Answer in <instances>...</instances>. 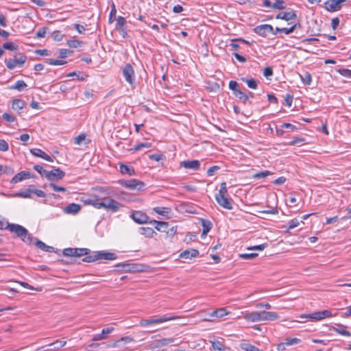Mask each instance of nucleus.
<instances>
[{"label": "nucleus", "mask_w": 351, "mask_h": 351, "mask_svg": "<svg viewBox=\"0 0 351 351\" xmlns=\"http://www.w3.org/2000/svg\"><path fill=\"white\" fill-rule=\"evenodd\" d=\"M178 317L176 316H168L167 315H164L159 318H152L149 319H142L140 321V326L142 327L147 326L148 325L154 324H161L165 322L171 321L177 319Z\"/></svg>", "instance_id": "20e7f679"}, {"label": "nucleus", "mask_w": 351, "mask_h": 351, "mask_svg": "<svg viewBox=\"0 0 351 351\" xmlns=\"http://www.w3.org/2000/svg\"><path fill=\"white\" fill-rule=\"evenodd\" d=\"M254 32L259 36L265 37L267 32H273V27L268 24L261 25L256 26L254 29Z\"/></svg>", "instance_id": "ddd939ff"}, {"label": "nucleus", "mask_w": 351, "mask_h": 351, "mask_svg": "<svg viewBox=\"0 0 351 351\" xmlns=\"http://www.w3.org/2000/svg\"><path fill=\"white\" fill-rule=\"evenodd\" d=\"M315 315H317V317L316 320L319 321L326 317H330L332 316V313L328 310H324L321 311L315 312Z\"/></svg>", "instance_id": "cd10ccee"}, {"label": "nucleus", "mask_w": 351, "mask_h": 351, "mask_svg": "<svg viewBox=\"0 0 351 351\" xmlns=\"http://www.w3.org/2000/svg\"><path fill=\"white\" fill-rule=\"evenodd\" d=\"M10 224L5 218L0 215V230H8Z\"/></svg>", "instance_id": "79ce46f5"}, {"label": "nucleus", "mask_w": 351, "mask_h": 351, "mask_svg": "<svg viewBox=\"0 0 351 351\" xmlns=\"http://www.w3.org/2000/svg\"><path fill=\"white\" fill-rule=\"evenodd\" d=\"M34 169L41 175V176H44L46 178V174H47L48 171L43 169V167L40 165H34Z\"/></svg>", "instance_id": "5fc2aeb1"}, {"label": "nucleus", "mask_w": 351, "mask_h": 351, "mask_svg": "<svg viewBox=\"0 0 351 351\" xmlns=\"http://www.w3.org/2000/svg\"><path fill=\"white\" fill-rule=\"evenodd\" d=\"M47 62L50 65L54 66L63 65L66 63V62L64 60H55L53 58L47 59Z\"/></svg>", "instance_id": "49530a36"}, {"label": "nucleus", "mask_w": 351, "mask_h": 351, "mask_svg": "<svg viewBox=\"0 0 351 351\" xmlns=\"http://www.w3.org/2000/svg\"><path fill=\"white\" fill-rule=\"evenodd\" d=\"M300 342V339L298 338H288L286 339L285 343L287 346H293Z\"/></svg>", "instance_id": "680f3d73"}, {"label": "nucleus", "mask_w": 351, "mask_h": 351, "mask_svg": "<svg viewBox=\"0 0 351 351\" xmlns=\"http://www.w3.org/2000/svg\"><path fill=\"white\" fill-rule=\"evenodd\" d=\"M302 82L306 85H310L312 82L311 75L309 73H305L304 75H300Z\"/></svg>", "instance_id": "de8ad7c7"}, {"label": "nucleus", "mask_w": 351, "mask_h": 351, "mask_svg": "<svg viewBox=\"0 0 351 351\" xmlns=\"http://www.w3.org/2000/svg\"><path fill=\"white\" fill-rule=\"evenodd\" d=\"M337 72L341 75L342 76L347 77V78H351V70L348 69H339L337 70Z\"/></svg>", "instance_id": "09e8293b"}, {"label": "nucleus", "mask_w": 351, "mask_h": 351, "mask_svg": "<svg viewBox=\"0 0 351 351\" xmlns=\"http://www.w3.org/2000/svg\"><path fill=\"white\" fill-rule=\"evenodd\" d=\"M32 244L35 245L38 248L45 251V252H56V250H55V248L51 246H49L46 245L43 241H40L39 239L34 237V241L32 243Z\"/></svg>", "instance_id": "dca6fc26"}, {"label": "nucleus", "mask_w": 351, "mask_h": 351, "mask_svg": "<svg viewBox=\"0 0 351 351\" xmlns=\"http://www.w3.org/2000/svg\"><path fill=\"white\" fill-rule=\"evenodd\" d=\"M120 184L123 186H125L130 190H141L144 186L145 184L136 179H132L130 180H121L119 182Z\"/></svg>", "instance_id": "423d86ee"}, {"label": "nucleus", "mask_w": 351, "mask_h": 351, "mask_svg": "<svg viewBox=\"0 0 351 351\" xmlns=\"http://www.w3.org/2000/svg\"><path fill=\"white\" fill-rule=\"evenodd\" d=\"M32 187L34 188V186L32 185L29 186V188L26 189L25 191L16 193L14 195H12V196L22 198H31V194L33 193V189H32Z\"/></svg>", "instance_id": "b1692460"}, {"label": "nucleus", "mask_w": 351, "mask_h": 351, "mask_svg": "<svg viewBox=\"0 0 351 351\" xmlns=\"http://www.w3.org/2000/svg\"><path fill=\"white\" fill-rule=\"evenodd\" d=\"M2 47L3 49L14 51L17 49L18 45H15L12 42H7L3 45Z\"/></svg>", "instance_id": "c03bdc74"}, {"label": "nucleus", "mask_w": 351, "mask_h": 351, "mask_svg": "<svg viewBox=\"0 0 351 351\" xmlns=\"http://www.w3.org/2000/svg\"><path fill=\"white\" fill-rule=\"evenodd\" d=\"M181 166L186 169H191L193 170L199 169L200 163L197 160H184L181 162Z\"/></svg>", "instance_id": "6ab92c4d"}, {"label": "nucleus", "mask_w": 351, "mask_h": 351, "mask_svg": "<svg viewBox=\"0 0 351 351\" xmlns=\"http://www.w3.org/2000/svg\"><path fill=\"white\" fill-rule=\"evenodd\" d=\"M199 255V251L195 249L186 250L180 254V257L185 259H191Z\"/></svg>", "instance_id": "412c9836"}, {"label": "nucleus", "mask_w": 351, "mask_h": 351, "mask_svg": "<svg viewBox=\"0 0 351 351\" xmlns=\"http://www.w3.org/2000/svg\"><path fill=\"white\" fill-rule=\"evenodd\" d=\"M297 17L295 12V11H291V12H280L278 13L276 19H282L286 21H289L291 20L295 19Z\"/></svg>", "instance_id": "f3484780"}, {"label": "nucleus", "mask_w": 351, "mask_h": 351, "mask_svg": "<svg viewBox=\"0 0 351 351\" xmlns=\"http://www.w3.org/2000/svg\"><path fill=\"white\" fill-rule=\"evenodd\" d=\"M29 178H30L29 172H28V171H21V172L17 173L16 175H15L12 178V179L11 180V182L14 183V184H16V183H17L19 182L22 181L24 179Z\"/></svg>", "instance_id": "5701e85b"}, {"label": "nucleus", "mask_w": 351, "mask_h": 351, "mask_svg": "<svg viewBox=\"0 0 351 351\" xmlns=\"http://www.w3.org/2000/svg\"><path fill=\"white\" fill-rule=\"evenodd\" d=\"M177 232V226H172L171 228H168L166 230L167 236L169 237H172L175 235Z\"/></svg>", "instance_id": "052dcab7"}, {"label": "nucleus", "mask_w": 351, "mask_h": 351, "mask_svg": "<svg viewBox=\"0 0 351 351\" xmlns=\"http://www.w3.org/2000/svg\"><path fill=\"white\" fill-rule=\"evenodd\" d=\"M99 202L97 204V209L104 208L107 210L115 213L119 210L121 204L110 197H100Z\"/></svg>", "instance_id": "7ed1b4c3"}, {"label": "nucleus", "mask_w": 351, "mask_h": 351, "mask_svg": "<svg viewBox=\"0 0 351 351\" xmlns=\"http://www.w3.org/2000/svg\"><path fill=\"white\" fill-rule=\"evenodd\" d=\"M25 87H27L26 83L23 80H18L15 84L10 86V89H16L19 91L23 90Z\"/></svg>", "instance_id": "7c9ffc66"}, {"label": "nucleus", "mask_w": 351, "mask_h": 351, "mask_svg": "<svg viewBox=\"0 0 351 351\" xmlns=\"http://www.w3.org/2000/svg\"><path fill=\"white\" fill-rule=\"evenodd\" d=\"M243 317L247 322H256L274 321L277 319L279 315L276 312L262 311L245 313L243 314Z\"/></svg>", "instance_id": "f257e3e1"}, {"label": "nucleus", "mask_w": 351, "mask_h": 351, "mask_svg": "<svg viewBox=\"0 0 351 351\" xmlns=\"http://www.w3.org/2000/svg\"><path fill=\"white\" fill-rule=\"evenodd\" d=\"M241 80L245 82L247 84V86L252 89H256L257 88V81L253 78H242Z\"/></svg>", "instance_id": "f704fd0d"}, {"label": "nucleus", "mask_w": 351, "mask_h": 351, "mask_svg": "<svg viewBox=\"0 0 351 351\" xmlns=\"http://www.w3.org/2000/svg\"><path fill=\"white\" fill-rule=\"evenodd\" d=\"M17 62H18V66H23L26 60H27V56L24 54H20L19 58H16Z\"/></svg>", "instance_id": "338daca9"}, {"label": "nucleus", "mask_w": 351, "mask_h": 351, "mask_svg": "<svg viewBox=\"0 0 351 351\" xmlns=\"http://www.w3.org/2000/svg\"><path fill=\"white\" fill-rule=\"evenodd\" d=\"M81 209V206L77 204H70L66 207H65L64 210L66 213L69 214H76Z\"/></svg>", "instance_id": "a878e982"}, {"label": "nucleus", "mask_w": 351, "mask_h": 351, "mask_svg": "<svg viewBox=\"0 0 351 351\" xmlns=\"http://www.w3.org/2000/svg\"><path fill=\"white\" fill-rule=\"evenodd\" d=\"M200 224L203 228L202 237H206L213 227L212 223L207 219H200Z\"/></svg>", "instance_id": "4be33fe9"}, {"label": "nucleus", "mask_w": 351, "mask_h": 351, "mask_svg": "<svg viewBox=\"0 0 351 351\" xmlns=\"http://www.w3.org/2000/svg\"><path fill=\"white\" fill-rule=\"evenodd\" d=\"M239 84L236 81L231 80L229 82V88L233 91L234 95L237 93V91H239L240 89L238 88Z\"/></svg>", "instance_id": "603ef678"}, {"label": "nucleus", "mask_w": 351, "mask_h": 351, "mask_svg": "<svg viewBox=\"0 0 351 351\" xmlns=\"http://www.w3.org/2000/svg\"><path fill=\"white\" fill-rule=\"evenodd\" d=\"M234 95H235V97L239 98L240 100H241L243 101V103H244V104H245L246 101L249 99L248 95H247L246 93H245L244 92H243L241 90L239 91H237V93Z\"/></svg>", "instance_id": "ea45409f"}, {"label": "nucleus", "mask_w": 351, "mask_h": 351, "mask_svg": "<svg viewBox=\"0 0 351 351\" xmlns=\"http://www.w3.org/2000/svg\"><path fill=\"white\" fill-rule=\"evenodd\" d=\"M227 194H228V189H227V186H226V183L225 182H223L221 183L219 193H217V195H227Z\"/></svg>", "instance_id": "bf43d9fd"}, {"label": "nucleus", "mask_w": 351, "mask_h": 351, "mask_svg": "<svg viewBox=\"0 0 351 351\" xmlns=\"http://www.w3.org/2000/svg\"><path fill=\"white\" fill-rule=\"evenodd\" d=\"M97 256L99 257V260H115L117 256L114 253L108 252L105 251H97Z\"/></svg>", "instance_id": "aec40b11"}, {"label": "nucleus", "mask_w": 351, "mask_h": 351, "mask_svg": "<svg viewBox=\"0 0 351 351\" xmlns=\"http://www.w3.org/2000/svg\"><path fill=\"white\" fill-rule=\"evenodd\" d=\"M66 44L69 47L77 48L78 47H80L83 44V43L80 40L73 38L71 40H67Z\"/></svg>", "instance_id": "4c0bfd02"}, {"label": "nucleus", "mask_w": 351, "mask_h": 351, "mask_svg": "<svg viewBox=\"0 0 351 351\" xmlns=\"http://www.w3.org/2000/svg\"><path fill=\"white\" fill-rule=\"evenodd\" d=\"M212 348L215 351H225V346L219 341L212 342Z\"/></svg>", "instance_id": "e433bc0d"}, {"label": "nucleus", "mask_w": 351, "mask_h": 351, "mask_svg": "<svg viewBox=\"0 0 351 351\" xmlns=\"http://www.w3.org/2000/svg\"><path fill=\"white\" fill-rule=\"evenodd\" d=\"M126 24V20L123 16H119L117 19L116 29L124 27Z\"/></svg>", "instance_id": "8fccbe9b"}, {"label": "nucleus", "mask_w": 351, "mask_h": 351, "mask_svg": "<svg viewBox=\"0 0 351 351\" xmlns=\"http://www.w3.org/2000/svg\"><path fill=\"white\" fill-rule=\"evenodd\" d=\"M149 158L152 160L156 161H160V160L165 158V156L160 154H154L149 156Z\"/></svg>", "instance_id": "774afa93"}, {"label": "nucleus", "mask_w": 351, "mask_h": 351, "mask_svg": "<svg viewBox=\"0 0 351 351\" xmlns=\"http://www.w3.org/2000/svg\"><path fill=\"white\" fill-rule=\"evenodd\" d=\"M51 36H52L53 39L56 41H60L63 38V35L61 34V32L60 31H58V30L54 31L52 33Z\"/></svg>", "instance_id": "4d7b16f0"}, {"label": "nucleus", "mask_w": 351, "mask_h": 351, "mask_svg": "<svg viewBox=\"0 0 351 351\" xmlns=\"http://www.w3.org/2000/svg\"><path fill=\"white\" fill-rule=\"evenodd\" d=\"M5 63L7 67L10 70L14 69L16 66H18V62L16 56H14V59H5Z\"/></svg>", "instance_id": "2f4dec72"}, {"label": "nucleus", "mask_w": 351, "mask_h": 351, "mask_svg": "<svg viewBox=\"0 0 351 351\" xmlns=\"http://www.w3.org/2000/svg\"><path fill=\"white\" fill-rule=\"evenodd\" d=\"M8 230L11 233H14L16 237L21 239L25 243L32 245L34 237L29 234L27 230L23 226L16 223H11Z\"/></svg>", "instance_id": "f03ea898"}, {"label": "nucleus", "mask_w": 351, "mask_h": 351, "mask_svg": "<svg viewBox=\"0 0 351 351\" xmlns=\"http://www.w3.org/2000/svg\"><path fill=\"white\" fill-rule=\"evenodd\" d=\"M49 186L50 188H51L54 191H56V192H66V189L65 187L58 186L56 184L52 183V182L49 183Z\"/></svg>", "instance_id": "3c124183"}, {"label": "nucleus", "mask_w": 351, "mask_h": 351, "mask_svg": "<svg viewBox=\"0 0 351 351\" xmlns=\"http://www.w3.org/2000/svg\"><path fill=\"white\" fill-rule=\"evenodd\" d=\"M133 341L134 339L130 337H121L120 339L115 341L112 343L108 345V348H117L120 346V343L121 342H123L124 343H128Z\"/></svg>", "instance_id": "393cba45"}, {"label": "nucleus", "mask_w": 351, "mask_h": 351, "mask_svg": "<svg viewBox=\"0 0 351 351\" xmlns=\"http://www.w3.org/2000/svg\"><path fill=\"white\" fill-rule=\"evenodd\" d=\"M152 146V143H141L136 145L132 150L134 151H139L141 150L143 148H149Z\"/></svg>", "instance_id": "37998d69"}, {"label": "nucleus", "mask_w": 351, "mask_h": 351, "mask_svg": "<svg viewBox=\"0 0 351 351\" xmlns=\"http://www.w3.org/2000/svg\"><path fill=\"white\" fill-rule=\"evenodd\" d=\"M132 219L138 224L147 223L149 222V217L142 211H134L131 214Z\"/></svg>", "instance_id": "9d476101"}, {"label": "nucleus", "mask_w": 351, "mask_h": 351, "mask_svg": "<svg viewBox=\"0 0 351 351\" xmlns=\"http://www.w3.org/2000/svg\"><path fill=\"white\" fill-rule=\"evenodd\" d=\"M82 261L84 262H86V263H93V262H95L97 261H99V257L98 256H97V252H94L92 254L90 255H87L86 256H85Z\"/></svg>", "instance_id": "473e14b6"}, {"label": "nucleus", "mask_w": 351, "mask_h": 351, "mask_svg": "<svg viewBox=\"0 0 351 351\" xmlns=\"http://www.w3.org/2000/svg\"><path fill=\"white\" fill-rule=\"evenodd\" d=\"M219 169H220V167L219 166H217V165L213 166L207 170V172H206L207 176H213Z\"/></svg>", "instance_id": "13d9d810"}, {"label": "nucleus", "mask_w": 351, "mask_h": 351, "mask_svg": "<svg viewBox=\"0 0 351 351\" xmlns=\"http://www.w3.org/2000/svg\"><path fill=\"white\" fill-rule=\"evenodd\" d=\"M271 174H272V173L271 171H264L258 172V173L254 174L253 176V178H265L267 176H269Z\"/></svg>", "instance_id": "6e6d98bb"}, {"label": "nucleus", "mask_w": 351, "mask_h": 351, "mask_svg": "<svg viewBox=\"0 0 351 351\" xmlns=\"http://www.w3.org/2000/svg\"><path fill=\"white\" fill-rule=\"evenodd\" d=\"M173 342L172 338H164L158 341L159 346H164Z\"/></svg>", "instance_id": "e2e57ef3"}, {"label": "nucleus", "mask_w": 351, "mask_h": 351, "mask_svg": "<svg viewBox=\"0 0 351 351\" xmlns=\"http://www.w3.org/2000/svg\"><path fill=\"white\" fill-rule=\"evenodd\" d=\"M30 152L32 155L39 157V158H41L47 161H49V162L53 161V159L50 156L47 154L45 152H43L40 149L34 148V149H30Z\"/></svg>", "instance_id": "2eb2a0df"}, {"label": "nucleus", "mask_w": 351, "mask_h": 351, "mask_svg": "<svg viewBox=\"0 0 351 351\" xmlns=\"http://www.w3.org/2000/svg\"><path fill=\"white\" fill-rule=\"evenodd\" d=\"M9 149L8 143L3 139H0V151L1 152H6Z\"/></svg>", "instance_id": "0e129e2a"}, {"label": "nucleus", "mask_w": 351, "mask_h": 351, "mask_svg": "<svg viewBox=\"0 0 351 351\" xmlns=\"http://www.w3.org/2000/svg\"><path fill=\"white\" fill-rule=\"evenodd\" d=\"M334 330L337 332L338 334H340L341 335H343V336H347V337H350L351 336V333L343 329V328H334Z\"/></svg>", "instance_id": "69168bd1"}, {"label": "nucleus", "mask_w": 351, "mask_h": 351, "mask_svg": "<svg viewBox=\"0 0 351 351\" xmlns=\"http://www.w3.org/2000/svg\"><path fill=\"white\" fill-rule=\"evenodd\" d=\"M346 1V0H328L325 2V8L329 12H336L341 10L342 3Z\"/></svg>", "instance_id": "6e6552de"}, {"label": "nucleus", "mask_w": 351, "mask_h": 351, "mask_svg": "<svg viewBox=\"0 0 351 351\" xmlns=\"http://www.w3.org/2000/svg\"><path fill=\"white\" fill-rule=\"evenodd\" d=\"M215 199H216V201L217 202V203L223 208L228 209V210L232 209V204L231 202V199L228 198L226 197V195H216Z\"/></svg>", "instance_id": "9b49d317"}, {"label": "nucleus", "mask_w": 351, "mask_h": 351, "mask_svg": "<svg viewBox=\"0 0 351 351\" xmlns=\"http://www.w3.org/2000/svg\"><path fill=\"white\" fill-rule=\"evenodd\" d=\"M73 53V51L66 49H61L59 50V56L65 58Z\"/></svg>", "instance_id": "864d4df0"}, {"label": "nucleus", "mask_w": 351, "mask_h": 351, "mask_svg": "<svg viewBox=\"0 0 351 351\" xmlns=\"http://www.w3.org/2000/svg\"><path fill=\"white\" fill-rule=\"evenodd\" d=\"M25 102L22 99H16L13 100L12 107L15 110H20L24 107Z\"/></svg>", "instance_id": "c756f323"}, {"label": "nucleus", "mask_w": 351, "mask_h": 351, "mask_svg": "<svg viewBox=\"0 0 351 351\" xmlns=\"http://www.w3.org/2000/svg\"><path fill=\"white\" fill-rule=\"evenodd\" d=\"M123 75L125 81L130 84H133L135 77L134 71L130 64H125L122 69Z\"/></svg>", "instance_id": "0eeeda50"}, {"label": "nucleus", "mask_w": 351, "mask_h": 351, "mask_svg": "<svg viewBox=\"0 0 351 351\" xmlns=\"http://www.w3.org/2000/svg\"><path fill=\"white\" fill-rule=\"evenodd\" d=\"M120 172L122 174H128L129 176L134 175L135 171L133 167H130L126 165L121 164L120 165Z\"/></svg>", "instance_id": "c85d7f7f"}, {"label": "nucleus", "mask_w": 351, "mask_h": 351, "mask_svg": "<svg viewBox=\"0 0 351 351\" xmlns=\"http://www.w3.org/2000/svg\"><path fill=\"white\" fill-rule=\"evenodd\" d=\"M139 232L141 234L148 238L152 237L154 234H156L154 229L150 227H141L139 228Z\"/></svg>", "instance_id": "bb28decb"}, {"label": "nucleus", "mask_w": 351, "mask_h": 351, "mask_svg": "<svg viewBox=\"0 0 351 351\" xmlns=\"http://www.w3.org/2000/svg\"><path fill=\"white\" fill-rule=\"evenodd\" d=\"M14 172V169L6 165H0V176L2 174L12 175Z\"/></svg>", "instance_id": "72a5a7b5"}, {"label": "nucleus", "mask_w": 351, "mask_h": 351, "mask_svg": "<svg viewBox=\"0 0 351 351\" xmlns=\"http://www.w3.org/2000/svg\"><path fill=\"white\" fill-rule=\"evenodd\" d=\"M150 224L154 226V228L160 232H165L167 229L169 228V224L168 222L165 221H158L156 220H152L149 222Z\"/></svg>", "instance_id": "a211bd4d"}, {"label": "nucleus", "mask_w": 351, "mask_h": 351, "mask_svg": "<svg viewBox=\"0 0 351 351\" xmlns=\"http://www.w3.org/2000/svg\"><path fill=\"white\" fill-rule=\"evenodd\" d=\"M114 330V327H108V328H104L101 330V332L100 334L94 335L92 338V340L97 341L106 339L107 338V335L108 334L111 333Z\"/></svg>", "instance_id": "4468645a"}, {"label": "nucleus", "mask_w": 351, "mask_h": 351, "mask_svg": "<svg viewBox=\"0 0 351 351\" xmlns=\"http://www.w3.org/2000/svg\"><path fill=\"white\" fill-rule=\"evenodd\" d=\"M64 176V171L60 168H56L54 170L48 171L47 174H46V178L50 182H54L62 179Z\"/></svg>", "instance_id": "1a4fd4ad"}, {"label": "nucleus", "mask_w": 351, "mask_h": 351, "mask_svg": "<svg viewBox=\"0 0 351 351\" xmlns=\"http://www.w3.org/2000/svg\"><path fill=\"white\" fill-rule=\"evenodd\" d=\"M301 27V24L300 23H296L294 25H291L289 28L287 27H282V32L285 33V34H289L293 31Z\"/></svg>", "instance_id": "c9c22d12"}, {"label": "nucleus", "mask_w": 351, "mask_h": 351, "mask_svg": "<svg viewBox=\"0 0 351 351\" xmlns=\"http://www.w3.org/2000/svg\"><path fill=\"white\" fill-rule=\"evenodd\" d=\"M153 210L156 213L165 216L169 213V208L165 207H154Z\"/></svg>", "instance_id": "a19ab883"}, {"label": "nucleus", "mask_w": 351, "mask_h": 351, "mask_svg": "<svg viewBox=\"0 0 351 351\" xmlns=\"http://www.w3.org/2000/svg\"><path fill=\"white\" fill-rule=\"evenodd\" d=\"M99 196L97 195H93L90 197L83 196L81 197V201L85 205H91L96 208H97V204H99Z\"/></svg>", "instance_id": "f8f14e48"}, {"label": "nucleus", "mask_w": 351, "mask_h": 351, "mask_svg": "<svg viewBox=\"0 0 351 351\" xmlns=\"http://www.w3.org/2000/svg\"><path fill=\"white\" fill-rule=\"evenodd\" d=\"M272 8L278 10L285 9V1L282 0H276L275 2L272 4Z\"/></svg>", "instance_id": "a18cd8bd"}, {"label": "nucleus", "mask_w": 351, "mask_h": 351, "mask_svg": "<svg viewBox=\"0 0 351 351\" xmlns=\"http://www.w3.org/2000/svg\"><path fill=\"white\" fill-rule=\"evenodd\" d=\"M299 224H300L299 221L297 219H293L291 220L287 226H284L282 228H287V231H289L291 229L298 227L299 226Z\"/></svg>", "instance_id": "58836bf2"}, {"label": "nucleus", "mask_w": 351, "mask_h": 351, "mask_svg": "<svg viewBox=\"0 0 351 351\" xmlns=\"http://www.w3.org/2000/svg\"><path fill=\"white\" fill-rule=\"evenodd\" d=\"M90 250L88 248H65L62 254L65 256H76L80 257L84 255H88Z\"/></svg>", "instance_id": "39448f33"}]
</instances>
